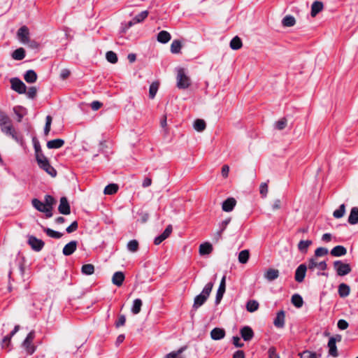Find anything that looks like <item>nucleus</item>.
I'll list each match as a JSON object with an SVG mask.
<instances>
[{
  "label": "nucleus",
  "instance_id": "obj_1",
  "mask_svg": "<svg viewBox=\"0 0 358 358\" xmlns=\"http://www.w3.org/2000/svg\"><path fill=\"white\" fill-rule=\"evenodd\" d=\"M0 128L5 135L10 136L17 143L23 144L22 136L16 131L11 119L3 113H0Z\"/></svg>",
  "mask_w": 358,
  "mask_h": 358
},
{
  "label": "nucleus",
  "instance_id": "obj_2",
  "mask_svg": "<svg viewBox=\"0 0 358 358\" xmlns=\"http://www.w3.org/2000/svg\"><path fill=\"white\" fill-rule=\"evenodd\" d=\"M213 287V282L207 283L202 292L195 296L193 304V309L196 310L205 303Z\"/></svg>",
  "mask_w": 358,
  "mask_h": 358
},
{
  "label": "nucleus",
  "instance_id": "obj_3",
  "mask_svg": "<svg viewBox=\"0 0 358 358\" xmlns=\"http://www.w3.org/2000/svg\"><path fill=\"white\" fill-rule=\"evenodd\" d=\"M37 163L41 169L44 170L52 177L57 176V171L52 167L47 157L44 155H39L37 156Z\"/></svg>",
  "mask_w": 358,
  "mask_h": 358
},
{
  "label": "nucleus",
  "instance_id": "obj_4",
  "mask_svg": "<svg viewBox=\"0 0 358 358\" xmlns=\"http://www.w3.org/2000/svg\"><path fill=\"white\" fill-rule=\"evenodd\" d=\"M176 79L177 87L179 89H187L191 84L190 78L185 73V71L183 69H180L178 70Z\"/></svg>",
  "mask_w": 358,
  "mask_h": 358
},
{
  "label": "nucleus",
  "instance_id": "obj_5",
  "mask_svg": "<svg viewBox=\"0 0 358 358\" xmlns=\"http://www.w3.org/2000/svg\"><path fill=\"white\" fill-rule=\"evenodd\" d=\"M334 267L338 275L343 276L350 273L352 271L349 264L343 263L341 260H337L334 262Z\"/></svg>",
  "mask_w": 358,
  "mask_h": 358
},
{
  "label": "nucleus",
  "instance_id": "obj_6",
  "mask_svg": "<svg viewBox=\"0 0 358 358\" xmlns=\"http://www.w3.org/2000/svg\"><path fill=\"white\" fill-rule=\"evenodd\" d=\"M34 337L35 332L31 331L27 334V337L22 343V346L24 348L29 355H32L36 349L35 347L32 345V341H34Z\"/></svg>",
  "mask_w": 358,
  "mask_h": 358
},
{
  "label": "nucleus",
  "instance_id": "obj_7",
  "mask_svg": "<svg viewBox=\"0 0 358 358\" xmlns=\"http://www.w3.org/2000/svg\"><path fill=\"white\" fill-rule=\"evenodd\" d=\"M11 89L19 94L26 92L27 87L25 84L17 78H13L10 80Z\"/></svg>",
  "mask_w": 358,
  "mask_h": 358
},
{
  "label": "nucleus",
  "instance_id": "obj_8",
  "mask_svg": "<svg viewBox=\"0 0 358 358\" xmlns=\"http://www.w3.org/2000/svg\"><path fill=\"white\" fill-rule=\"evenodd\" d=\"M31 203L37 210L45 213L47 217H51L52 216V213H50V210L46 208L43 202L37 199H34Z\"/></svg>",
  "mask_w": 358,
  "mask_h": 358
},
{
  "label": "nucleus",
  "instance_id": "obj_9",
  "mask_svg": "<svg viewBox=\"0 0 358 358\" xmlns=\"http://www.w3.org/2000/svg\"><path fill=\"white\" fill-rule=\"evenodd\" d=\"M308 267L310 271H314L315 268H318L322 271H325L327 268V264L325 261L318 262L317 261V258L312 257L308 260Z\"/></svg>",
  "mask_w": 358,
  "mask_h": 358
},
{
  "label": "nucleus",
  "instance_id": "obj_10",
  "mask_svg": "<svg viewBox=\"0 0 358 358\" xmlns=\"http://www.w3.org/2000/svg\"><path fill=\"white\" fill-rule=\"evenodd\" d=\"M28 243L29 244L31 248L36 252L41 251L45 245L44 242L42 240L38 239L34 236H29Z\"/></svg>",
  "mask_w": 358,
  "mask_h": 358
},
{
  "label": "nucleus",
  "instance_id": "obj_11",
  "mask_svg": "<svg viewBox=\"0 0 358 358\" xmlns=\"http://www.w3.org/2000/svg\"><path fill=\"white\" fill-rule=\"evenodd\" d=\"M308 268V266H306L305 264H301L297 267L294 276L295 280L296 282H301L303 281Z\"/></svg>",
  "mask_w": 358,
  "mask_h": 358
},
{
  "label": "nucleus",
  "instance_id": "obj_12",
  "mask_svg": "<svg viewBox=\"0 0 358 358\" xmlns=\"http://www.w3.org/2000/svg\"><path fill=\"white\" fill-rule=\"evenodd\" d=\"M226 289V276L224 275L221 280L220 283V286L217 290L216 297H215V304H219L223 297V295L225 292Z\"/></svg>",
  "mask_w": 358,
  "mask_h": 358
},
{
  "label": "nucleus",
  "instance_id": "obj_13",
  "mask_svg": "<svg viewBox=\"0 0 358 358\" xmlns=\"http://www.w3.org/2000/svg\"><path fill=\"white\" fill-rule=\"evenodd\" d=\"M58 210L61 214L69 215L71 213L70 205L66 197L63 196L60 199Z\"/></svg>",
  "mask_w": 358,
  "mask_h": 358
},
{
  "label": "nucleus",
  "instance_id": "obj_14",
  "mask_svg": "<svg viewBox=\"0 0 358 358\" xmlns=\"http://www.w3.org/2000/svg\"><path fill=\"white\" fill-rule=\"evenodd\" d=\"M172 230V226L171 224L168 225L164 232L155 238V245H159L162 241L166 239L171 235Z\"/></svg>",
  "mask_w": 358,
  "mask_h": 358
},
{
  "label": "nucleus",
  "instance_id": "obj_15",
  "mask_svg": "<svg viewBox=\"0 0 358 358\" xmlns=\"http://www.w3.org/2000/svg\"><path fill=\"white\" fill-rule=\"evenodd\" d=\"M17 38L22 43H25L29 39V31L26 26L20 27L17 33Z\"/></svg>",
  "mask_w": 358,
  "mask_h": 358
},
{
  "label": "nucleus",
  "instance_id": "obj_16",
  "mask_svg": "<svg viewBox=\"0 0 358 358\" xmlns=\"http://www.w3.org/2000/svg\"><path fill=\"white\" fill-rule=\"evenodd\" d=\"M78 243L76 241H71L66 244L62 250V253L65 256H69L72 255L77 248Z\"/></svg>",
  "mask_w": 358,
  "mask_h": 358
},
{
  "label": "nucleus",
  "instance_id": "obj_17",
  "mask_svg": "<svg viewBox=\"0 0 358 358\" xmlns=\"http://www.w3.org/2000/svg\"><path fill=\"white\" fill-rule=\"evenodd\" d=\"M241 337L245 341H249L252 339L254 336V332L251 327L245 326L241 329L240 331Z\"/></svg>",
  "mask_w": 358,
  "mask_h": 358
},
{
  "label": "nucleus",
  "instance_id": "obj_18",
  "mask_svg": "<svg viewBox=\"0 0 358 358\" xmlns=\"http://www.w3.org/2000/svg\"><path fill=\"white\" fill-rule=\"evenodd\" d=\"M285 312L284 310H280L278 312L276 317L273 321V324L277 328H283L285 326Z\"/></svg>",
  "mask_w": 358,
  "mask_h": 358
},
{
  "label": "nucleus",
  "instance_id": "obj_19",
  "mask_svg": "<svg viewBox=\"0 0 358 358\" xmlns=\"http://www.w3.org/2000/svg\"><path fill=\"white\" fill-rule=\"evenodd\" d=\"M236 204V201L234 198L230 197L227 199L222 206V208L225 212H231Z\"/></svg>",
  "mask_w": 358,
  "mask_h": 358
},
{
  "label": "nucleus",
  "instance_id": "obj_20",
  "mask_svg": "<svg viewBox=\"0 0 358 358\" xmlns=\"http://www.w3.org/2000/svg\"><path fill=\"white\" fill-rule=\"evenodd\" d=\"M225 336V331L221 328H214L210 331V337L213 340L218 341L222 339Z\"/></svg>",
  "mask_w": 358,
  "mask_h": 358
},
{
  "label": "nucleus",
  "instance_id": "obj_21",
  "mask_svg": "<svg viewBox=\"0 0 358 358\" xmlns=\"http://www.w3.org/2000/svg\"><path fill=\"white\" fill-rule=\"evenodd\" d=\"M124 280V274L122 271H117L113 274L112 278V282L117 287L121 286Z\"/></svg>",
  "mask_w": 358,
  "mask_h": 358
},
{
  "label": "nucleus",
  "instance_id": "obj_22",
  "mask_svg": "<svg viewBox=\"0 0 358 358\" xmlns=\"http://www.w3.org/2000/svg\"><path fill=\"white\" fill-rule=\"evenodd\" d=\"M349 224L354 225L358 223V207H353L348 219Z\"/></svg>",
  "mask_w": 358,
  "mask_h": 358
},
{
  "label": "nucleus",
  "instance_id": "obj_23",
  "mask_svg": "<svg viewBox=\"0 0 358 358\" xmlns=\"http://www.w3.org/2000/svg\"><path fill=\"white\" fill-rule=\"evenodd\" d=\"M330 253L334 257H341L346 255L347 250L343 245H337L332 248Z\"/></svg>",
  "mask_w": 358,
  "mask_h": 358
},
{
  "label": "nucleus",
  "instance_id": "obj_24",
  "mask_svg": "<svg viewBox=\"0 0 358 358\" xmlns=\"http://www.w3.org/2000/svg\"><path fill=\"white\" fill-rule=\"evenodd\" d=\"M64 144V141L60 138H57L48 141L47 147L49 149H58L62 148Z\"/></svg>",
  "mask_w": 358,
  "mask_h": 358
},
{
  "label": "nucleus",
  "instance_id": "obj_25",
  "mask_svg": "<svg viewBox=\"0 0 358 358\" xmlns=\"http://www.w3.org/2000/svg\"><path fill=\"white\" fill-rule=\"evenodd\" d=\"M327 346L329 348V355L336 357L338 356L336 343H335V341L333 338H329L328 341Z\"/></svg>",
  "mask_w": 358,
  "mask_h": 358
},
{
  "label": "nucleus",
  "instance_id": "obj_26",
  "mask_svg": "<svg viewBox=\"0 0 358 358\" xmlns=\"http://www.w3.org/2000/svg\"><path fill=\"white\" fill-rule=\"evenodd\" d=\"M279 276V271L278 269L269 268L264 274V277L268 281H273Z\"/></svg>",
  "mask_w": 358,
  "mask_h": 358
},
{
  "label": "nucleus",
  "instance_id": "obj_27",
  "mask_svg": "<svg viewBox=\"0 0 358 358\" xmlns=\"http://www.w3.org/2000/svg\"><path fill=\"white\" fill-rule=\"evenodd\" d=\"M171 38V34L166 31H161L157 36V40L161 43H166Z\"/></svg>",
  "mask_w": 358,
  "mask_h": 358
},
{
  "label": "nucleus",
  "instance_id": "obj_28",
  "mask_svg": "<svg viewBox=\"0 0 358 358\" xmlns=\"http://www.w3.org/2000/svg\"><path fill=\"white\" fill-rule=\"evenodd\" d=\"M338 294L341 297L345 298L350 294V288L349 285L345 283H341L338 286Z\"/></svg>",
  "mask_w": 358,
  "mask_h": 358
},
{
  "label": "nucleus",
  "instance_id": "obj_29",
  "mask_svg": "<svg viewBox=\"0 0 358 358\" xmlns=\"http://www.w3.org/2000/svg\"><path fill=\"white\" fill-rule=\"evenodd\" d=\"M24 78L25 81L28 83H34L37 80V75L34 70H28L24 76Z\"/></svg>",
  "mask_w": 358,
  "mask_h": 358
},
{
  "label": "nucleus",
  "instance_id": "obj_30",
  "mask_svg": "<svg viewBox=\"0 0 358 358\" xmlns=\"http://www.w3.org/2000/svg\"><path fill=\"white\" fill-rule=\"evenodd\" d=\"M313 241L310 240L300 241L298 243V250L301 253H306L308 248L312 245Z\"/></svg>",
  "mask_w": 358,
  "mask_h": 358
},
{
  "label": "nucleus",
  "instance_id": "obj_31",
  "mask_svg": "<svg viewBox=\"0 0 358 358\" xmlns=\"http://www.w3.org/2000/svg\"><path fill=\"white\" fill-rule=\"evenodd\" d=\"M323 8V3L321 1H315L311 6V16H316Z\"/></svg>",
  "mask_w": 358,
  "mask_h": 358
},
{
  "label": "nucleus",
  "instance_id": "obj_32",
  "mask_svg": "<svg viewBox=\"0 0 358 358\" xmlns=\"http://www.w3.org/2000/svg\"><path fill=\"white\" fill-rule=\"evenodd\" d=\"M213 251L212 245L209 243H204L199 246V254L201 255H208Z\"/></svg>",
  "mask_w": 358,
  "mask_h": 358
},
{
  "label": "nucleus",
  "instance_id": "obj_33",
  "mask_svg": "<svg viewBox=\"0 0 358 358\" xmlns=\"http://www.w3.org/2000/svg\"><path fill=\"white\" fill-rule=\"evenodd\" d=\"M11 56L15 60H22L25 57V50L22 48H19L13 52Z\"/></svg>",
  "mask_w": 358,
  "mask_h": 358
},
{
  "label": "nucleus",
  "instance_id": "obj_34",
  "mask_svg": "<svg viewBox=\"0 0 358 358\" xmlns=\"http://www.w3.org/2000/svg\"><path fill=\"white\" fill-rule=\"evenodd\" d=\"M44 201L46 208L50 210V213H52V207L56 203L55 198L51 195L47 194L45 196Z\"/></svg>",
  "mask_w": 358,
  "mask_h": 358
},
{
  "label": "nucleus",
  "instance_id": "obj_35",
  "mask_svg": "<svg viewBox=\"0 0 358 358\" xmlns=\"http://www.w3.org/2000/svg\"><path fill=\"white\" fill-rule=\"evenodd\" d=\"M143 305V302L141 299H136L134 301L133 305L131 307V312L133 314L136 315L141 312V307Z\"/></svg>",
  "mask_w": 358,
  "mask_h": 358
},
{
  "label": "nucleus",
  "instance_id": "obj_36",
  "mask_svg": "<svg viewBox=\"0 0 358 358\" xmlns=\"http://www.w3.org/2000/svg\"><path fill=\"white\" fill-rule=\"evenodd\" d=\"M193 127L196 131L201 132L206 129V124L203 120L197 119L194 121Z\"/></svg>",
  "mask_w": 358,
  "mask_h": 358
},
{
  "label": "nucleus",
  "instance_id": "obj_37",
  "mask_svg": "<svg viewBox=\"0 0 358 358\" xmlns=\"http://www.w3.org/2000/svg\"><path fill=\"white\" fill-rule=\"evenodd\" d=\"M259 303L255 300H250L247 302L246 309L250 313H253L258 310Z\"/></svg>",
  "mask_w": 358,
  "mask_h": 358
},
{
  "label": "nucleus",
  "instance_id": "obj_38",
  "mask_svg": "<svg viewBox=\"0 0 358 358\" xmlns=\"http://www.w3.org/2000/svg\"><path fill=\"white\" fill-rule=\"evenodd\" d=\"M43 231L45 232V234L53 238L59 239L62 237L63 234L59 231H54L50 228H43Z\"/></svg>",
  "mask_w": 358,
  "mask_h": 358
},
{
  "label": "nucleus",
  "instance_id": "obj_39",
  "mask_svg": "<svg viewBox=\"0 0 358 358\" xmlns=\"http://www.w3.org/2000/svg\"><path fill=\"white\" fill-rule=\"evenodd\" d=\"M242 41L238 36L234 37L230 42V48L232 50H238L242 47Z\"/></svg>",
  "mask_w": 358,
  "mask_h": 358
},
{
  "label": "nucleus",
  "instance_id": "obj_40",
  "mask_svg": "<svg viewBox=\"0 0 358 358\" xmlns=\"http://www.w3.org/2000/svg\"><path fill=\"white\" fill-rule=\"evenodd\" d=\"M291 301L296 308H301L303 303L302 297L298 294H295L292 296Z\"/></svg>",
  "mask_w": 358,
  "mask_h": 358
},
{
  "label": "nucleus",
  "instance_id": "obj_41",
  "mask_svg": "<svg viewBox=\"0 0 358 358\" xmlns=\"http://www.w3.org/2000/svg\"><path fill=\"white\" fill-rule=\"evenodd\" d=\"M249 257V251L248 250H243L238 254V262L241 264H245L248 262Z\"/></svg>",
  "mask_w": 358,
  "mask_h": 358
},
{
  "label": "nucleus",
  "instance_id": "obj_42",
  "mask_svg": "<svg viewBox=\"0 0 358 358\" xmlns=\"http://www.w3.org/2000/svg\"><path fill=\"white\" fill-rule=\"evenodd\" d=\"M181 48V42L178 40H174L171 45V52L173 54H178L180 52Z\"/></svg>",
  "mask_w": 358,
  "mask_h": 358
},
{
  "label": "nucleus",
  "instance_id": "obj_43",
  "mask_svg": "<svg viewBox=\"0 0 358 358\" xmlns=\"http://www.w3.org/2000/svg\"><path fill=\"white\" fill-rule=\"evenodd\" d=\"M295 18L292 15H286L282 21L284 27H292L295 24Z\"/></svg>",
  "mask_w": 358,
  "mask_h": 358
},
{
  "label": "nucleus",
  "instance_id": "obj_44",
  "mask_svg": "<svg viewBox=\"0 0 358 358\" xmlns=\"http://www.w3.org/2000/svg\"><path fill=\"white\" fill-rule=\"evenodd\" d=\"M81 271L85 275H92L94 272V266L91 264H84L81 268Z\"/></svg>",
  "mask_w": 358,
  "mask_h": 358
},
{
  "label": "nucleus",
  "instance_id": "obj_45",
  "mask_svg": "<svg viewBox=\"0 0 358 358\" xmlns=\"http://www.w3.org/2000/svg\"><path fill=\"white\" fill-rule=\"evenodd\" d=\"M117 190H118L117 185L110 184V185H108L105 187L103 192L105 194L112 195V194L116 193L117 192Z\"/></svg>",
  "mask_w": 358,
  "mask_h": 358
},
{
  "label": "nucleus",
  "instance_id": "obj_46",
  "mask_svg": "<svg viewBox=\"0 0 358 358\" xmlns=\"http://www.w3.org/2000/svg\"><path fill=\"white\" fill-rule=\"evenodd\" d=\"M345 213V204H341L338 209L334 211L333 215L335 218H341L343 217Z\"/></svg>",
  "mask_w": 358,
  "mask_h": 358
},
{
  "label": "nucleus",
  "instance_id": "obj_47",
  "mask_svg": "<svg viewBox=\"0 0 358 358\" xmlns=\"http://www.w3.org/2000/svg\"><path fill=\"white\" fill-rule=\"evenodd\" d=\"M159 88V83L157 82H153L149 88V96L150 99H154Z\"/></svg>",
  "mask_w": 358,
  "mask_h": 358
},
{
  "label": "nucleus",
  "instance_id": "obj_48",
  "mask_svg": "<svg viewBox=\"0 0 358 358\" xmlns=\"http://www.w3.org/2000/svg\"><path fill=\"white\" fill-rule=\"evenodd\" d=\"M106 59L111 64H115L117 62V56L115 52L113 51H108L106 54Z\"/></svg>",
  "mask_w": 358,
  "mask_h": 358
},
{
  "label": "nucleus",
  "instance_id": "obj_49",
  "mask_svg": "<svg viewBox=\"0 0 358 358\" xmlns=\"http://www.w3.org/2000/svg\"><path fill=\"white\" fill-rule=\"evenodd\" d=\"M127 249L131 252H136L138 250V242L136 240H131L127 243Z\"/></svg>",
  "mask_w": 358,
  "mask_h": 358
},
{
  "label": "nucleus",
  "instance_id": "obj_50",
  "mask_svg": "<svg viewBox=\"0 0 358 358\" xmlns=\"http://www.w3.org/2000/svg\"><path fill=\"white\" fill-rule=\"evenodd\" d=\"M186 347H182L177 351H173L169 354H167L164 358H178L179 355L182 353Z\"/></svg>",
  "mask_w": 358,
  "mask_h": 358
},
{
  "label": "nucleus",
  "instance_id": "obj_51",
  "mask_svg": "<svg viewBox=\"0 0 358 358\" xmlns=\"http://www.w3.org/2000/svg\"><path fill=\"white\" fill-rule=\"evenodd\" d=\"M329 250L326 248L320 247L315 250V258L325 256L328 254Z\"/></svg>",
  "mask_w": 358,
  "mask_h": 358
},
{
  "label": "nucleus",
  "instance_id": "obj_52",
  "mask_svg": "<svg viewBox=\"0 0 358 358\" xmlns=\"http://www.w3.org/2000/svg\"><path fill=\"white\" fill-rule=\"evenodd\" d=\"M148 12L147 10H143L141 13H140L139 14H138L134 18L133 20L134 21L135 23L141 22L143 21L148 17Z\"/></svg>",
  "mask_w": 358,
  "mask_h": 358
},
{
  "label": "nucleus",
  "instance_id": "obj_53",
  "mask_svg": "<svg viewBox=\"0 0 358 358\" xmlns=\"http://www.w3.org/2000/svg\"><path fill=\"white\" fill-rule=\"evenodd\" d=\"M52 124V117L50 115H48L45 118V125L44 127V135L48 136L50 131V127Z\"/></svg>",
  "mask_w": 358,
  "mask_h": 358
},
{
  "label": "nucleus",
  "instance_id": "obj_54",
  "mask_svg": "<svg viewBox=\"0 0 358 358\" xmlns=\"http://www.w3.org/2000/svg\"><path fill=\"white\" fill-rule=\"evenodd\" d=\"M275 128L278 130H282L287 125V120L283 117L275 122Z\"/></svg>",
  "mask_w": 358,
  "mask_h": 358
},
{
  "label": "nucleus",
  "instance_id": "obj_55",
  "mask_svg": "<svg viewBox=\"0 0 358 358\" xmlns=\"http://www.w3.org/2000/svg\"><path fill=\"white\" fill-rule=\"evenodd\" d=\"M259 192L262 197H266L268 193V185L266 182H262L259 187Z\"/></svg>",
  "mask_w": 358,
  "mask_h": 358
},
{
  "label": "nucleus",
  "instance_id": "obj_56",
  "mask_svg": "<svg viewBox=\"0 0 358 358\" xmlns=\"http://www.w3.org/2000/svg\"><path fill=\"white\" fill-rule=\"evenodd\" d=\"M26 93L28 98L33 99L36 96L37 89L36 87H31Z\"/></svg>",
  "mask_w": 358,
  "mask_h": 358
},
{
  "label": "nucleus",
  "instance_id": "obj_57",
  "mask_svg": "<svg viewBox=\"0 0 358 358\" xmlns=\"http://www.w3.org/2000/svg\"><path fill=\"white\" fill-rule=\"evenodd\" d=\"M78 224L77 221L73 222L71 225H69L66 229V231L67 233L71 234L72 232L76 231L78 229Z\"/></svg>",
  "mask_w": 358,
  "mask_h": 358
},
{
  "label": "nucleus",
  "instance_id": "obj_58",
  "mask_svg": "<svg viewBox=\"0 0 358 358\" xmlns=\"http://www.w3.org/2000/svg\"><path fill=\"white\" fill-rule=\"evenodd\" d=\"M230 222H231V218L229 217V218H227V219L223 220L222 222H220L219 224V227H220L219 231H220L221 232H223L226 229L227 225L229 224Z\"/></svg>",
  "mask_w": 358,
  "mask_h": 358
},
{
  "label": "nucleus",
  "instance_id": "obj_59",
  "mask_svg": "<svg viewBox=\"0 0 358 358\" xmlns=\"http://www.w3.org/2000/svg\"><path fill=\"white\" fill-rule=\"evenodd\" d=\"M268 358H280L274 347H271L268 350Z\"/></svg>",
  "mask_w": 358,
  "mask_h": 358
},
{
  "label": "nucleus",
  "instance_id": "obj_60",
  "mask_svg": "<svg viewBox=\"0 0 358 358\" xmlns=\"http://www.w3.org/2000/svg\"><path fill=\"white\" fill-rule=\"evenodd\" d=\"M24 44H27L29 48L31 49H38L39 47V43L34 40L29 39L28 41H26Z\"/></svg>",
  "mask_w": 358,
  "mask_h": 358
},
{
  "label": "nucleus",
  "instance_id": "obj_61",
  "mask_svg": "<svg viewBox=\"0 0 358 358\" xmlns=\"http://www.w3.org/2000/svg\"><path fill=\"white\" fill-rule=\"evenodd\" d=\"M337 326L339 329L345 330L348 327V323L345 320H339Z\"/></svg>",
  "mask_w": 358,
  "mask_h": 358
},
{
  "label": "nucleus",
  "instance_id": "obj_62",
  "mask_svg": "<svg viewBox=\"0 0 358 358\" xmlns=\"http://www.w3.org/2000/svg\"><path fill=\"white\" fill-rule=\"evenodd\" d=\"M126 322V317L124 315L119 316L118 320L115 323L116 327L124 326Z\"/></svg>",
  "mask_w": 358,
  "mask_h": 358
},
{
  "label": "nucleus",
  "instance_id": "obj_63",
  "mask_svg": "<svg viewBox=\"0 0 358 358\" xmlns=\"http://www.w3.org/2000/svg\"><path fill=\"white\" fill-rule=\"evenodd\" d=\"M70 76V71L67 69H62L60 72V78L62 80L66 79Z\"/></svg>",
  "mask_w": 358,
  "mask_h": 358
},
{
  "label": "nucleus",
  "instance_id": "obj_64",
  "mask_svg": "<svg viewBox=\"0 0 358 358\" xmlns=\"http://www.w3.org/2000/svg\"><path fill=\"white\" fill-rule=\"evenodd\" d=\"M233 358H245V353L243 350H237L234 353Z\"/></svg>",
  "mask_w": 358,
  "mask_h": 358
}]
</instances>
